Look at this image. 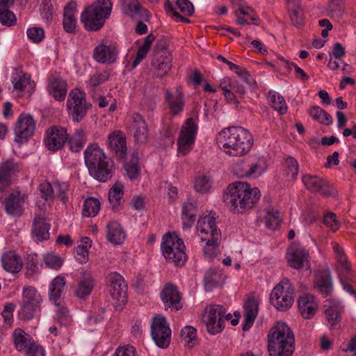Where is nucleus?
I'll return each mask as SVG.
<instances>
[{"instance_id": "obj_19", "label": "nucleus", "mask_w": 356, "mask_h": 356, "mask_svg": "<svg viewBox=\"0 0 356 356\" xmlns=\"http://www.w3.org/2000/svg\"><path fill=\"white\" fill-rule=\"evenodd\" d=\"M309 252L302 245L293 243L287 249L286 259L289 265L295 269L303 267L309 263Z\"/></svg>"}, {"instance_id": "obj_27", "label": "nucleus", "mask_w": 356, "mask_h": 356, "mask_svg": "<svg viewBox=\"0 0 356 356\" xmlns=\"http://www.w3.org/2000/svg\"><path fill=\"white\" fill-rule=\"evenodd\" d=\"M325 307L327 308L325 310V314L327 321L330 325L332 329H337L340 327L341 314L343 312V307L332 300H326Z\"/></svg>"}, {"instance_id": "obj_6", "label": "nucleus", "mask_w": 356, "mask_h": 356, "mask_svg": "<svg viewBox=\"0 0 356 356\" xmlns=\"http://www.w3.org/2000/svg\"><path fill=\"white\" fill-rule=\"evenodd\" d=\"M163 254L169 262L173 263L177 266H183L187 259L185 252V245L181 238L176 234L167 233L163 237L161 243Z\"/></svg>"}, {"instance_id": "obj_11", "label": "nucleus", "mask_w": 356, "mask_h": 356, "mask_svg": "<svg viewBox=\"0 0 356 356\" xmlns=\"http://www.w3.org/2000/svg\"><path fill=\"white\" fill-rule=\"evenodd\" d=\"M197 129V123L193 118H187L182 124L177 141L179 156H185L193 149Z\"/></svg>"}, {"instance_id": "obj_60", "label": "nucleus", "mask_w": 356, "mask_h": 356, "mask_svg": "<svg viewBox=\"0 0 356 356\" xmlns=\"http://www.w3.org/2000/svg\"><path fill=\"white\" fill-rule=\"evenodd\" d=\"M195 189L201 193H207L210 188L209 179L206 176L199 177L195 179Z\"/></svg>"}, {"instance_id": "obj_24", "label": "nucleus", "mask_w": 356, "mask_h": 356, "mask_svg": "<svg viewBox=\"0 0 356 356\" xmlns=\"http://www.w3.org/2000/svg\"><path fill=\"white\" fill-rule=\"evenodd\" d=\"M302 181L307 189L312 193H319L325 196L333 194L327 181L318 177L305 175L302 177Z\"/></svg>"}, {"instance_id": "obj_57", "label": "nucleus", "mask_w": 356, "mask_h": 356, "mask_svg": "<svg viewBox=\"0 0 356 356\" xmlns=\"http://www.w3.org/2000/svg\"><path fill=\"white\" fill-rule=\"evenodd\" d=\"M25 354L27 356H45V350L41 345L33 341L29 343Z\"/></svg>"}, {"instance_id": "obj_58", "label": "nucleus", "mask_w": 356, "mask_h": 356, "mask_svg": "<svg viewBox=\"0 0 356 356\" xmlns=\"http://www.w3.org/2000/svg\"><path fill=\"white\" fill-rule=\"evenodd\" d=\"M68 189V185L66 183H55L54 192L56 197L58 198L63 203H66L68 198L66 192Z\"/></svg>"}, {"instance_id": "obj_37", "label": "nucleus", "mask_w": 356, "mask_h": 356, "mask_svg": "<svg viewBox=\"0 0 356 356\" xmlns=\"http://www.w3.org/2000/svg\"><path fill=\"white\" fill-rule=\"evenodd\" d=\"M121 8L122 12L131 16L140 15V17H148L147 10L141 6L138 0H121Z\"/></svg>"}, {"instance_id": "obj_14", "label": "nucleus", "mask_w": 356, "mask_h": 356, "mask_svg": "<svg viewBox=\"0 0 356 356\" xmlns=\"http://www.w3.org/2000/svg\"><path fill=\"white\" fill-rule=\"evenodd\" d=\"M107 290L115 302L120 305L127 301V284L117 272L110 273L106 277Z\"/></svg>"}, {"instance_id": "obj_31", "label": "nucleus", "mask_w": 356, "mask_h": 356, "mask_svg": "<svg viewBox=\"0 0 356 356\" xmlns=\"http://www.w3.org/2000/svg\"><path fill=\"white\" fill-rule=\"evenodd\" d=\"M197 214V202L187 201L182 204L181 220L183 227L190 229L194 224Z\"/></svg>"}, {"instance_id": "obj_53", "label": "nucleus", "mask_w": 356, "mask_h": 356, "mask_svg": "<svg viewBox=\"0 0 356 356\" xmlns=\"http://www.w3.org/2000/svg\"><path fill=\"white\" fill-rule=\"evenodd\" d=\"M56 322L60 326L67 327L71 325L72 319L67 307H60L58 309L56 313Z\"/></svg>"}, {"instance_id": "obj_64", "label": "nucleus", "mask_w": 356, "mask_h": 356, "mask_svg": "<svg viewBox=\"0 0 356 356\" xmlns=\"http://www.w3.org/2000/svg\"><path fill=\"white\" fill-rule=\"evenodd\" d=\"M113 356H137L136 348L130 345L119 347Z\"/></svg>"}, {"instance_id": "obj_25", "label": "nucleus", "mask_w": 356, "mask_h": 356, "mask_svg": "<svg viewBox=\"0 0 356 356\" xmlns=\"http://www.w3.org/2000/svg\"><path fill=\"white\" fill-rule=\"evenodd\" d=\"M118 51L115 44H100L93 51L94 59L101 63L111 64L116 60Z\"/></svg>"}, {"instance_id": "obj_16", "label": "nucleus", "mask_w": 356, "mask_h": 356, "mask_svg": "<svg viewBox=\"0 0 356 356\" xmlns=\"http://www.w3.org/2000/svg\"><path fill=\"white\" fill-rule=\"evenodd\" d=\"M35 123L30 115L21 114L19 117L15 128V140L19 143H23L33 134Z\"/></svg>"}, {"instance_id": "obj_20", "label": "nucleus", "mask_w": 356, "mask_h": 356, "mask_svg": "<svg viewBox=\"0 0 356 356\" xmlns=\"http://www.w3.org/2000/svg\"><path fill=\"white\" fill-rule=\"evenodd\" d=\"M130 131L133 134L135 143L144 144L147 142L149 138L148 125L140 114H133Z\"/></svg>"}, {"instance_id": "obj_2", "label": "nucleus", "mask_w": 356, "mask_h": 356, "mask_svg": "<svg viewBox=\"0 0 356 356\" xmlns=\"http://www.w3.org/2000/svg\"><path fill=\"white\" fill-rule=\"evenodd\" d=\"M216 140L225 153L234 156H241L248 153L254 142L252 134L241 127L222 129L218 133Z\"/></svg>"}, {"instance_id": "obj_1", "label": "nucleus", "mask_w": 356, "mask_h": 356, "mask_svg": "<svg viewBox=\"0 0 356 356\" xmlns=\"http://www.w3.org/2000/svg\"><path fill=\"white\" fill-rule=\"evenodd\" d=\"M260 197L258 188H251L247 182L236 181L227 187L223 201L230 210L242 213L253 208Z\"/></svg>"}, {"instance_id": "obj_32", "label": "nucleus", "mask_w": 356, "mask_h": 356, "mask_svg": "<svg viewBox=\"0 0 356 356\" xmlns=\"http://www.w3.org/2000/svg\"><path fill=\"white\" fill-rule=\"evenodd\" d=\"M76 12V2L71 0L65 7L63 25L64 30L69 33H74L76 24L74 15Z\"/></svg>"}, {"instance_id": "obj_49", "label": "nucleus", "mask_w": 356, "mask_h": 356, "mask_svg": "<svg viewBox=\"0 0 356 356\" xmlns=\"http://www.w3.org/2000/svg\"><path fill=\"white\" fill-rule=\"evenodd\" d=\"M270 102L272 107L278 111L281 115L285 114L287 111V106L284 99L278 93H270Z\"/></svg>"}, {"instance_id": "obj_18", "label": "nucleus", "mask_w": 356, "mask_h": 356, "mask_svg": "<svg viewBox=\"0 0 356 356\" xmlns=\"http://www.w3.org/2000/svg\"><path fill=\"white\" fill-rule=\"evenodd\" d=\"M67 140V134L65 128L52 126L47 131L44 143L48 149L55 152L60 149Z\"/></svg>"}, {"instance_id": "obj_45", "label": "nucleus", "mask_w": 356, "mask_h": 356, "mask_svg": "<svg viewBox=\"0 0 356 356\" xmlns=\"http://www.w3.org/2000/svg\"><path fill=\"white\" fill-rule=\"evenodd\" d=\"M100 209V202L95 197L87 198L83 203L82 214L84 217H94Z\"/></svg>"}, {"instance_id": "obj_52", "label": "nucleus", "mask_w": 356, "mask_h": 356, "mask_svg": "<svg viewBox=\"0 0 356 356\" xmlns=\"http://www.w3.org/2000/svg\"><path fill=\"white\" fill-rule=\"evenodd\" d=\"M39 191L40 197L45 201H52L56 198L54 185L52 186L48 181H45L40 184Z\"/></svg>"}, {"instance_id": "obj_35", "label": "nucleus", "mask_w": 356, "mask_h": 356, "mask_svg": "<svg viewBox=\"0 0 356 356\" xmlns=\"http://www.w3.org/2000/svg\"><path fill=\"white\" fill-rule=\"evenodd\" d=\"M94 282L95 280L91 273L83 271L75 291L76 296L80 298H85L88 296L94 288Z\"/></svg>"}, {"instance_id": "obj_15", "label": "nucleus", "mask_w": 356, "mask_h": 356, "mask_svg": "<svg viewBox=\"0 0 356 356\" xmlns=\"http://www.w3.org/2000/svg\"><path fill=\"white\" fill-rule=\"evenodd\" d=\"M106 145L110 153L115 159L124 163L127 156V138L121 130H115L110 133L106 141Z\"/></svg>"}, {"instance_id": "obj_17", "label": "nucleus", "mask_w": 356, "mask_h": 356, "mask_svg": "<svg viewBox=\"0 0 356 356\" xmlns=\"http://www.w3.org/2000/svg\"><path fill=\"white\" fill-rule=\"evenodd\" d=\"M161 298L164 304L165 309L179 311L182 308L181 302V293L179 291L176 285L166 284L161 292Z\"/></svg>"}, {"instance_id": "obj_54", "label": "nucleus", "mask_w": 356, "mask_h": 356, "mask_svg": "<svg viewBox=\"0 0 356 356\" xmlns=\"http://www.w3.org/2000/svg\"><path fill=\"white\" fill-rule=\"evenodd\" d=\"M201 240L206 241V246L204 248V253L209 257H211L215 254V250L218 247L220 241H214V238L204 237L201 236Z\"/></svg>"}, {"instance_id": "obj_40", "label": "nucleus", "mask_w": 356, "mask_h": 356, "mask_svg": "<svg viewBox=\"0 0 356 356\" xmlns=\"http://www.w3.org/2000/svg\"><path fill=\"white\" fill-rule=\"evenodd\" d=\"M86 140L83 130L77 129L70 138L67 137V143L70 149L73 152H79L83 148Z\"/></svg>"}, {"instance_id": "obj_51", "label": "nucleus", "mask_w": 356, "mask_h": 356, "mask_svg": "<svg viewBox=\"0 0 356 356\" xmlns=\"http://www.w3.org/2000/svg\"><path fill=\"white\" fill-rule=\"evenodd\" d=\"M220 274L216 268H209L204 275V284L207 288H212L218 285Z\"/></svg>"}, {"instance_id": "obj_12", "label": "nucleus", "mask_w": 356, "mask_h": 356, "mask_svg": "<svg viewBox=\"0 0 356 356\" xmlns=\"http://www.w3.org/2000/svg\"><path fill=\"white\" fill-rule=\"evenodd\" d=\"M91 106V104L86 102L83 91L74 88L70 92L67 107L70 116L74 122H81Z\"/></svg>"}, {"instance_id": "obj_44", "label": "nucleus", "mask_w": 356, "mask_h": 356, "mask_svg": "<svg viewBox=\"0 0 356 356\" xmlns=\"http://www.w3.org/2000/svg\"><path fill=\"white\" fill-rule=\"evenodd\" d=\"M165 99L168 102L169 108L171 112L176 115L180 113L184 106V102L183 99V95L179 93L178 94L175 98L170 94L168 90H165Z\"/></svg>"}, {"instance_id": "obj_21", "label": "nucleus", "mask_w": 356, "mask_h": 356, "mask_svg": "<svg viewBox=\"0 0 356 356\" xmlns=\"http://www.w3.org/2000/svg\"><path fill=\"white\" fill-rule=\"evenodd\" d=\"M39 211L35 213L33 221L32 233L38 241H44L49 238L50 223L47 222L45 212L38 205Z\"/></svg>"}, {"instance_id": "obj_38", "label": "nucleus", "mask_w": 356, "mask_h": 356, "mask_svg": "<svg viewBox=\"0 0 356 356\" xmlns=\"http://www.w3.org/2000/svg\"><path fill=\"white\" fill-rule=\"evenodd\" d=\"M107 240L114 245H120L123 243L125 239V232L122 229L121 225L114 221L107 225Z\"/></svg>"}, {"instance_id": "obj_23", "label": "nucleus", "mask_w": 356, "mask_h": 356, "mask_svg": "<svg viewBox=\"0 0 356 356\" xmlns=\"http://www.w3.org/2000/svg\"><path fill=\"white\" fill-rule=\"evenodd\" d=\"M19 164L13 159H9L0 165V191H5L11 184V177L19 172Z\"/></svg>"}, {"instance_id": "obj_3", "label": "nucleus", "mask_w": 356, "mask_h": 356, "mask_svg": "<svg viewBox=\"0 0 356 356\" xmlns=\"http://www.w3.org/2000/svg\"><path fill=\"white\" fill-rule=\"evenodd\" d=\"M295 350L294 334L283 322H278L268 334L269 356H292Z\"/></svg>"}, {"instance_id": "obj_50", "label": "nucleus", "mask_w": 356, "mask_h": 356, "mask_svg": "<svg viewBox=\"0 0 356 356\" xmlns=\"http://www.w3.org/2000/svg\"><path fill=\"white\" fill-rule=\"evenodd\" d=\"M25 265L26 269L25 275L27 278L29 279L38 273V260L35 254H28Z\"/></svg>"}, {"instance_id": "obj_7", "label": "nucleus", "mask_w": 356, "mask_h": 356, "mask_svg": "<svg viewBox=\"0 0 356 356\" xmlns=\"http://www.w3.org/2000/svg\"><path fill=\"white\" fill-rule=\"evenodd\" d=\"M232 318L231 313H227L226 308L221 305H208L202 315V322L207 332L211 334L221 333L225 328V321Z\"/></svg>"}, {"instance_id": "obj_55", "label": "nucleus", "mask_w": 356, "mask_h": 356, "mask_svg": "<svg viewBox=\"0 0 356 356\" xmlns=\"http://www.w3.org/2000/svg\"><path fill=\"white\" fill-rule=\"evenodd\" d=\"M236 15H242L246 17L247 19H250L254 22L256 25H258L257 21L259 17L254 12V10L250 6H241L235 11Z\"/></svg>"}, {"instance_id": "obj_34", "label": "nucleus", "mask_w": 356, "mask_h": 356, "mask_svg": "<svg viewBox=\"0 0 356 356\" xmlns=\"http://www.w3.org/2000/svg\"><path fill=\"white\" fill-rule=\"evenodd\" d=\"M287 7L293 25L297 28L302 27L305 20L300 0H287Z\"/></svg>"}, {"instance_id": "obj_62", "label": "nucleus", "mask_w": 356, "mask_h": 356, "mask_svg": "<svg viewBox=\"0 0 356 356\" xmlns=\"http://www.w3.org/2000/svg\"><path fill=\"white\" fill-rule=\"evenodd\" d=\"M176 5L181 13L188 16H191L194 13L193 3L188 0H177Z\"/></svg>"}, {"instance_id": "obj_61", "label": "nucleus", "mask_w": 356, "mask_h": 356, "mask_svg": "<svg viewBox=\"0 0 356 356\" xmlns=\"http://www.w3.org/2000/svg\"><path fill=\"white\" fill-rule=\"evenodd\" d=\"M285 165L286 167V174L294 179L298 175V165L297 161L294 158L289 156L286 159Z\"/></svg>"}, {"instance_id": "obj_26", "label": "nucleus", "mask_w": 356, "mask_h": 356, "mask_svg": "<svg viewBox=\"0 0 356 356\" xmlns=\"http://www.w3.org/2000/svg\"><path fill=\"white\" fill-rule=\"evenodd\" d=\"M24 202V197L19 191L10 193L3 201L6 213L12 216L22 214Z\"/></svg>"}, {"instance_id": "obj_36", "label": "nucleus", "mask_w": 356, "mask_h": 356, "mask_svg": "<svg viewBox=\"0 0 356 356\" xmlns=\"http://www.w3.org/2000/svg\"><path fill=\"white\" fill-rule=\"evenodd\" d=\"M65 279L62 276L56 277L49 285V300L56 305L60 304L61 295L65 289Z\"/></svg>"}, {"instance_id": "obj_5", "label": "nucleus", "mask_w": 356, "mask_h": 356, "mask_svg": "<svg viewBox=\"0 0 356 356\" xmlns=\"http://www.w3.org/2000/svg\"><path fill=\"white\" fill-rule=\"evenodd\" d=\"M112 6L111 0H97L86 8L81 16L85 29L90 31L99 30L110 16Z\"/></svg>"}, {"instance_id": "obj_56", "label": "nucleus", "mask_w": 356, "mask_h": 356, "mask_svg": "<svg viewBox=\"0 0 356 356\" xmlns=\"http://www.w3.org/2000/svg\"><path fill=\"white\" fill-rule=\"evenodd\" d=\"M26 34L28 38L35 43L40 42L44 37V31L43 29L40 27L29 28Z\"/></svg>"}, {"instance_id": "obj_33", "label": "nucleus", "mask_w": 356, "mask_h": 356, "mask_svg": "<svg viewBox=\"0 0 356 356\" xmlns=\"http://www.w3.org/2000/svg\"><path fill=\"white\" fill-rule=\"evenodd\" d=\"M49 92L55 99L63 101L66 97L67 88L65 80L60 78V76H53L49 86Z\"/></svg>"}, {"instance_id": "obj_48", "label": "nucleus", "mask_w": 356, "mask_h": 356, "mask_svg": "<svg viewBox=\"0 0 356 356\" xmlns=\"http://www.w3.org/2000/svg\"><path fill=\"white\" fill-rule=\"evenodd\" d=\"M152 65L159 70L163 71L165 74L172 67V57L170 55L164 56L162 58L154 56L152 59Z\"/></svg>"}, {"instance_id": "obj_59", "label": "nucleus", "mask_w": 356, "mask_h": 356, "mask_svg": "<svg viewBox=\"0 0 356 356\" xmlns=\"http://www.w3.org/2000/svg\"><path fill=\"white\" fill-rule=\"evenodd\" d=\"M44 261L47 266L55 270L60 268L63 264L60 257L54 254H47L44 258Z\"/></svg>"}, {"instance_id": "obj_43", "label": "nucleus", "mask_w": 356, "mask_h": 356, "mask_svg": "<svg viewBox=\"0 0 356 356\" xmlns=\"http://www.w3.org/2000/svg\"><path fill=\"white\" fill-rule=\"evenodd\" d=\"M282 219L280 211L273 207H268L266 209L264 221L266 227L271 229H276L279 226Z\"/></svg>"}, {"instance_id": "obj_63", "label": "nucleus", "mask_w": 356, "mask_h": 356, "mask_svg": "<svg viewBox=\"0 0 356 356\" xmlns=\"http://www.w3.org/2000/svg\"><path fill=\"white\" fill-rule=\"evenodd\" d=\"M0 21L3 24L9 26L16 22V17L13 12L5 9V10L0 11Z\"/></svg>"}, {"instance_id": "obj_8", "label": "nucleus", "mask_w": 356, "mask_h": 356, "mask_svg": "<svg viewBox=\"0 0 356 356\" xmlns=\"http://www.w3.org/2000/svg\"><path fill=\"white\" fill-rule=\"evenodd\" d=\"M332 248L338 263L339 276L343 288L350 294L356 296V277L351 271L350 263L343 249L337 243H332Z\"/></svg>"}, {"instance_id": "obj_9", "label": "nucleus", "mask_w": 356, "mask_h": 356, "mask_svg": "<svg viewBox=\"0 0 356 356\" xmlns=\"http://www.w3.org/2000/svg\"><path fill=\"white\" fill-rule=\"evenodd\" d=\"M270 303L280 311H286L294 302V289L288 279L277 284L270 295Z\"/></svg>"}, {"instance_id": "obj_4", "label": "nucleus", "mask_w": 356, "mask_h": 356, "mask_svg": "<svg viewBox=\"0 0 356 356\" xmlns=\"http://www.w3.org/2000/svg\"><path fill=\"white\" fill-rule=\"evenodd\" d=\"M84 159L90 175L95 179L105 182L112 177L113 163L97 144H91L87 147Z\"/></svg>"}, {"instance_id": "obj_10", "label": "nucleus", "mask_w": 356, "mask_h": 356, "mask_svg": "<svg viewBox=\"0 0 356 356\" xmlns=\"http://www.w3.org/2000/svg\"><path fill=\"white\" fill-rule=\"evenodd\" d=\"M42 301V296L36 289L32 286H25L23 288L19 316L23 320H31L36 311L40 309Z\"/></svg>"}, {"instance_id": "obj_42", "label": "nucleus", "mask_w": 356, "mask_h": 356, "mask_svg": "<svg viewBox=\"0 0 356 356\" xmlns=\"http://www.w3.org/2000/svg\"><path fill=\"white\" fill-rule=\"evenodd\" d=\"M309 115L316 121L329 126L332 124V116L318 106H314L309 111Z\"/></svg>"}, {"instance_id": "obj_22", "label": "nucleus", "mask_w": 356, "mask_h": 356, "mask_svg": "<svg viewBox=\"0 0 356 356\" xmlns=\"http://www.w3.org/2000/svg\"><path fill=\"white\" fill-rule=\"evenodd\" d=\"M197 230L200 233V236L214 238V241H220L221 232L218 229L216 223V218L210 216H202L197 223Z\"/></svg>"}, {"instance_id": "obj_28", "label": "nucleus", "mask_w": 356, "mask_h": 356, "mask_svg": "<svg viewBox=\"0 0 356 356\" xmlns=\"http://www.w3.org/2000/svg\"><path fill=\"white\" fill-rule=\"evenodd\" d=\"M244 322L243 330L247 331L253 325L258 314L259 302L253 297H248L244 303Z\"/></svg>"}, {"instance_id": "obj_47", "label": "nucleus", "mask_w": 356, "mask_h": 356, "mask_svg": "<svg viewBox=\"0 0 356 356\" xmlns=\"http://www.w3.org/2000/svg\"><path fill=\"white\" fill-rule=\"evenodd\" d=\"M123 164L127 171V174L131 179H134L138 177L140 172V167L138 165V156L137 153H134L132 154L129 163H127L126 159Z\"/></svg>"}, {"instance_id": "obj_29", "label": "nucleus", "mask_w": 356, "mask_h": 356, "mask_svg": "<svg viewBox=\"0 0 356 356\" xmlns=\"http://www.w3.org/2000/svg\"><path fill=\"white\" fill-rule=\"evenodd\" d=\"M3 269L10 273H19L23 266L21 257L14 251L5 252L1 256Z\"/></svg>"}, {"instance_id": "obj_39", "label": "nucleus", "mask_w": 356, "mask_h": 356, "mask_svg": "<svg viewBox=\"0 0 356 356\" xmlns=\"http://www.w3.org/2000/svg\"><path fill=\"white\" fill-rule=\"evenodd\" d=\"M314 287L324 296H330L332 291V283L328 273H321L316 276Z\"/></svg>"}, {"instance_id": "obj_46", "label": "nucleus", "mask_w": 356, "mask_h": 356, "mask_svg": "<svg viewBox=\"0 0 356 356\" xmlns=\"http://www.w3.org/2000/svg\"><path fill=\"white\" fill-rule=\"evenodd\" d=\"M124 186L120 181H116L108 192V200L113 207H116L121 204L123 197Z\"/></svg>"}, {"instance_id": "obj_30", "label": "nucleus", "mask_w": 356, "mask_h": 356, "mask_svg": "<svg viewBox=\"0 0 356 356\" xmlns=\"http://www.w3.org/2000/svg\"><path fill=\"white\" fill-rule=\"evenodd\" d=\"M299 311L304 318H311L316 313L318 304L314 296L305 294L298 299Z\"/></svg>"}, {"instance_id": "obj_41", "label": "nucleus", "mask_w": 356, "mask_h": 356, "mask_svg": "<svg viewBox=\"0 0 356 356\" xmlns=\"http://www.w3.org/2000/svg\"><path fill=\"white\" fill-rule=\"evenodd\" d=\"M13 337L15 348L19 352L25 353L31 341H33L27 334L20 329L15 330Z\"/></svg>"}, {"instance_id": "obj_13", "label": "nucleus", "mask_w": 356, "mask_h": 356, "mask_svg": "<svg viewBox=\"0 0 356 356\" xmlns=\"http://www.w3.org/2000/svg\"><path fill=\"white\" fill-rule=\"evenodd\" d=\"M151 334L156 346L166 348L170 342L171 330L167 321L162 315L156 314L152 319Z\"/></svg>"}]
</instances>
